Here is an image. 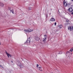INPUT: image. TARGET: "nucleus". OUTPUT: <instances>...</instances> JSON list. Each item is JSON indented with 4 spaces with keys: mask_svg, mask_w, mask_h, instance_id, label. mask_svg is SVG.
Instances as JSON below:
<instances>
[{
    "mask_svg": "<svg viewBox=\"0 0 73 73\" xmlns=\"http://www.w3.org/2000/svg\"><path fill=\"white\" fill-rule=\"evenodd\" d=\"M70 51H69L68 52H67V53H69V54H70Z\"/></svg>",
    "mask_w": 73,
    "mask_h": 73,
    "instance_id": "15",
    "label": "nucleus"
},
{
    "mask_svg": "<svg viewBox=\"0 0 73 73\" xmlns=\"http://www.w3.org/2000/svg\"><path fill=\"white\" fill-rule=\"evenodd\" d=\"M9 57H11V58L12 57V55L10 54L9 55Z\"/></svg>",
    "mask_w": 73,
    "mask_h": 73,
    "instance_id": "18",
    "label": "nucleus"
},
{
    "mask_svg": "<svg viewBox=\"0 0 73 73\" xmlns=\"http://www.w3.org/2000/svg\"><path fill=\"white\" fill-rule=\"evenodd\" d=\"M0 67H2V65H0Z\"/></svg>",
    "mask_w": 73,
    "mask_h": 73,
    "instance_id": "29",
    "label": "nucleus"
},
{
    "mask_svg": "<svg viewBox=\"0 0 73 73\" xmlns=\"http://www.w3.org/2000/svg\"><path fill=\"white\" fill-rule=\"evenodd\" d=\"M68 53V52H67L66 54H69V53Z\"/></svg>",
    "mask_w": 73,
    "mask_h": 73,
    "instance_id": "28",
    "label": "nucleus"
},
{
    "mask_svg": "<svg viewBox=\"0 0 73 73\" xmlns=\"http://www.w3.org/2000/svg\"><path fill=\"white\" fill-rule=\"evenodd\" d=\"M50 21H55V19L53 18H52L50 19Z\"/></svg>",
    "mask_w": 73,
    "mask_h": 73,
    "instance_id": "7",
    "label": "nucleus"
},
{
    "mask_svg": "<svg viewBox=\"0 0 73 73\" xmlns=\"http://www.w3.org/2000/svg\"><path fill=\"white\" fill-rule=\"evenodd\" d=\"M44 36H45L44 38H43L42 41L44 43H45V42H46V38H47V36L46 35H44Z\"/></svg>",
    "mask_w": 73,
    "mask_h": 73,
    "instance_id": "1",
    "label": "nucleus"
},
{
    "mask_svg": "<svg viewBox=\"0 0 73 73\" xmlns=\"http://www.w3.org/2000/svg\"><path fill=\"white\" fill-rule=\"evenodd\" d=\"M72 1H73V0H72Z\"/></svg>",
    "mask_w": 73,
    "mask_h": 73,
    "instance_id": "39",
    "label": "nucleus"
},
{
    "mask_svg": "<svg viewBox=\"0 0 73 73\" xmlns=\"http://www.w3.org/2000/svg\"><path fill=\"white\" fill-rule=\"evenodd\" d=\"M41 68H41V67H39V69H41Z\"/></svg>",
    "mask_w": 73,
    "mask_h": 73,
    "instance_id": "24",
    "label": "nucleus"
},
{
    "mask_svg": "<svg viewBox=\"0 0 73 73\" xmlns=\"http://www.w3.org/2000/svg\"><path fill=\"white\" fill-rule=\"evenodd\" d=\"M27 31L28 32H29V33L31 32V29H29L27 30Z\"/></svg>",
    "mask_w": 73,
    "mask_h": 73,
    "instance_id": "11",
    "label": "nucleus"
},
{
    "mask_svg": "<svg viewBox=\"0 0 73 73\" xmlns=\"http://www.w3.org/2000/svg\"><path fill=\"white\" fill-rule=\"evenodd\" d=\"M68 11L69 12H73V9L71 7H70L68 9Z\"/></svg>",
    "mask_w": 73,
    "mask_h": 73,
    "instance_id": "4",
    "label": "nucleus"
},
{
    "mask_svg": "<svg viewBox=\"0 0 73 73\" xmlns=\"http://www.w3.org/2000/svg\"><path fill=\"white\" fill-rule=\"evenodd\" d=\"M7 56L8 57H9V54H8V55H7Z\"/></svg>",
    "mask_w": 73,
    "mask_h": 73,
    "instance_id": "25",
    "label": "nucleus"
},
{
    "mask_svg": "<svg viewBox=\"0 0 73 73\" xmlns=\"http://www.w3.org/2000/svg\"><path fill=\"white\" fill-rule=\"evenodd\" d=\"M66 21L67 22H68V21L66 20Z\"/></svg>",
    "mask_w": 73,
    "mask_h": 73,
    "instance_id": "32",
    "label": "nucleus"
},
{
    "mask_svg": "<svg viewBox=\"0 0 73 73\" xmlns=\"http://www.w3.org/2000/svg\"><path fill=\"white\" fill-rule=\"evenodd\" d=\"M11 62H12V63H13V61H11Z\"/></svg>",
    "mask_w": 73,
    "mask_h": 73,
    "instance_id": "33",
    "label": "nucleus"
},
{
    "mask_svg": "<svg viewBox=\"0 0 73 73\" xmlns=\"http://www.w3.org/2000/svg\"><path fill=\"white\" fill-rule=\"evenodd\" d=\"M68 30H70V27H68Z\"/></svg>",
    "mask_w": 73,
    "mask_h": 73,
    "instance_id": "16",
    "label": "nucleus"
},
{
    "mask_svg": "<svg viewBox=\"0 0 73 73\" xmlns=\"http://www.w3.org/2000/svg\"><path fill=\"white\" fill-rule=\"evenodd\" d=\"M5 1H6V0H5Z\"/></svg>",
    "mask_w": 73,
    "mask_h": 73,
    "instance_id": "38",
    "label": "nucleus"
},
{
    "mask_svg": "<svg viewBox=\"0 0 73 73\" xmlns=\"http://www.w3.org/2000/svg\"><path fill=\"white\" fill-rule=\"evenodd\" d=\"M67 5H68V7H70V4H68Z\"/></svg>",
    "mask_w": 73,
    "mask_h": 73,
    "instance_id": "19",
    "label": "nucleus"
},
{
    "mask_svg": "<svg viewBox=\"0 0 73 73\" xmlns=\"http://www.w3.org/2000/svg\"><path fill=\"white\" fill-rule=\"evenodd\" d=\"M30 41H31V40H30V39L28 40V39H27V41H26L27 44H28V45H30Z\"/></svg>",
    "mask_w": 73,
    "mask_h": 73,
    "instance_id": "3",
    "label": "nucleus"
},
{
    "mask_svg": "<svg viewBox=\"0 0 73 73\" xmlns=\"http://www.w3.org/2000/svg\"><path fill=\"white\" fill-rule=\"evenodd\" d=\"M63 4L64 7H66L68 5H67V3L66 2H64V3H63Z\"/></svg>",
    "mask_w": 73,
    "mask_h": 73,
    "instance_id": "5",
    "label": "nucleus"
},
{
    "mask_svg": "<svg viewBox=\"0 0 73 73\" xmlns=\"http://www.w3.org/2000/svg\"><path fill=\"white\" fill-rule=\"evenodd\" d=\"M68 57H69V56H68Z\"/></svg>",
    "mask_w": 73,
    "mask_h": 73,
    "instance_id": "37",
    "label": "nucleus"
},
{
    "mask_svg": "<svg viewBox=\"0 0 73 73\" xmlns=\"http://www.w3.org/2000/svg\"><path fill=\"white\" fill-rule=\"evenodd\" d=\"M17 64L18 66H20V68H23V66L21 65V64L20 62H19Z\"/></svg>",
    "mask_w": 73,
    "mask_h": 73,
    "instance_id": "2",
    "label": "nucleus"
},
{
    "mask_svg": "<svg viewBox=\"0 0 73 73\" xmlns=\"http://www.w3.org/2000/svg\"><path fill=\"white\" fill-rule=\"evenodd\" d=\"M39 70H40V71H41V72H42V70H40V68H39Z\"/></svg>",
    "mask_w": 73,
    "mask_h": 73,
    "instance_id": "21",
    "label": "nucleus"
},
{
    "mask_svg": "<svg viewBox=\"0 0 73 73\" xmlns=\"http://www.w3.org/2000/svg\"><path fill=\"white\" fill-rule=\"evenodd\" d=\"M50 10H52V9H50Z\"/></svg>",
    "mask_w": 73,
    "mask_h": 73,
    "instance_id": "36",
    "label": "nucleus"
},
{
    "mask_svg": "<svg viewBox=\"0 0 73 73\" xmlns=\"http://www.w3.org/2000/svg\"><path fill=\"white\" fill-rule=\"evenodd\" d=\"M70 27V31H72V30L73 29V26H71Z\"/></svg>",
    "mask_w": 73,
    "mask_h": 73,
    "instance_id": "10",
    "label": "nucleus"
},
{
    "mask_svg": "<svg viewBox=\"0 0 73 73\" xmlns=\"http://www.w3.org/2000/svg\"><path fill=\"white\" fill-rule=\"evenodd\" d=\"M5 53H6V54H7V55H8V52H7V51H5Z\"/></svg>",
    "mask_w": 73,
    "mask_h": 73,
    "instance_id": "17",
    "label": "nucleus"
},
{
    "mask_svg": "<svg viewBox=\"0 0 73 73\" xmlns=\"http://www.w3.org/2000/svg\"><path fill=\"white\" fill-rule=\"evenodd\" d=\"M72 14H73V12L72 13Z\"/></svg>",
    "mask_w": 73,
    "mask_h": 73,
    "instance_id": "35",
    "label": "nucleus"
},
{
    "mask_svg": "<svg viewBox=\"0 0 73 73\" xmlns=\"http://www.w3.org/2000/svg\"><path fill=\"white\" fill-rule=\"evenodd\" d=\"M59 54H62V52H59Z\"/></svg>",
    "mask_w": 73,
    "mask_h": 73,
    "instance_id": "23",
    "label": "nucleus"
},
{
    "mask_svg": "<svg viewBox=\"0 0 73 73\" xmlns=\"http://www.w3.org/2000/svg\"><path fill=\"white\" fill-rule=\"evenodd\" d=\"M35 39L36 41H38V40H40V38H39L37 36H36L35 38Z\"/></svg>",
    "mask_w": 73,
    "mask_h": 73,
    "instance_id": "6",
    "label": "nucleus"
},
{
    "mask_svg": "<svg viewBox=\"0 0 73 73\" xmlns=\"http://www.w3.org/2000/svg\"><path fill=\"white\" fill-rule=\"evenodd\" d=\"M33 30H32L30 29V32H33Z\"/></svg>",
    "mask_w": 73,
    "mask_h": 73,
    "instance_id": "20",
    "label": "nucleus"
},
{
    "mask_svg": "<svg viewBox=\"0 0 73 73\" xmlns=\"http://www.w3.org/2000/svg\"><path fill=\"white\" fill-rule=\"evenodd\" d=\"M72 53H71L70 54H71V55H72Z\"/></svg>",
    "mask_w": 73,
    "mask_h": 73,
    "instance_id": "31",
    "label": "nucleus"
},
{
    "mask_svg": "<svg viewBox=\"0 0 73 73\" xmlns=\"http://www.w3.org/2000/svg\"><path fill=\"white\" fill-rule=\"evenodd\" d=\"M59 27L60 28H62V25H60L59 26Z\"/></svg>",
    "mask_w": 73,
    "mask_h": 73,
    "instance_id": "13",
    "label": "nucleus"
},
{
    "mask_svg": "<svg viewBox=\"0 0 73 73\" xmlns=\"http://www.w3.org/2000/svg\"><path fill=\"white\" fill-rule=\"evenodd\" d=\"M26 43H27V42H25V44H26Z\"/></svg>",
    "mask_w": 73,
    "mask_h": 73,
    "instance_id": "30",
    "label": "nucleus"
},
{
    "mask_svg": "<svg viewBox=\"0 0 73 73\" xmlns=\"http://www.w3.org/2000/svg\"><path fill=\"white\" fill-rule=\"evenodd\" d=\"M12 13H13V14L14 13H13V12H12Z\"/></svg>",
    "mask_w": 73,
    "mask_h": 73,
    "instance_id": "34",
    "label": "nucleus"
},
{
    "mask_svg": "<svg viewBox=\"0 0 73 73\" xmlns=\"http://www.w3.org/2000/svg\"><path fill=\"white\" fill-rule=\"evenodd\" d=\"M24 31L25 32V33H28V30L27 29H25L24 30Z\"/></svg>",
    "mask_w": 73,
    "mask_h": 73,
    "instance_id": "9",
    "label": "nucleus"
},
{
    "mask_svg": "<svg viewBox=\"0 0 73 73\" xmlns=\"http://www.w3.org/2000/svg\"><path fill=\"white\" fill-rule=\"evenodd\" d=\"M11 12H13V10H11Z\"/></svg>",
    "mask_w": 73,
    "mask_h": 73,
    "instance_id": "26",
    "label": "nucleus"
},
{
    "mask_svg": "<svg viewBox=\"0 0 73 73\" xmlns=\"http://www.w3.org/2000/svg\"><path fill=\"white\" fill-rule=\"evenodd\" d=\"M31 9H32V7H29L28 9V10L29 11H30V10H31Z\"/></svg>",
    "mask_w": 73,
    "mask_h": 73,
    "instance_id": "12",
    "label": "nucleus"
},
{
    "mask_svg": "<svg viewBox=\"0 0 73 73\" xmlns=\"http://www.w3.org/2000/svg\"><path fill=\"white\" fill-rule=\"evenodd\" d=\"M73 48H71L70 49V52H73Z\"/></svg>",
    "mask_w": 73,
    "mask_h": 73,
    "instance_id": "14",
    "label": "nucleus"
},
{
    "mask_svg": "<svg viewBox=\"0 0 73 73\" xmlns=\"http://www.w3.org/2000/svg\"><path fill=\"white\" fill-rule=\"evenodd\" d=\"M54 25H56V23H54Z\"/></svg>",
    "mask_w": 73,
    "mask_h": 73,
    "instance_id": "27",
    "label": "nucleus"
},
{
    "mask_svg": "<svg viewBox=\"0 0 73 73\" xmlns=\"http://www.w3.org/2000/svg\"><path fill=\"white\" fill-rule=\"evenodd\" d=\"M39 66V65H38V64H37V65H36L37 68H38V66Z\"/></svg>",
    "mask_w": 73,
    "mask_h": 73,
    "instance_id": "22",
    "label": "nucleus"
},
{
    "mask_svg": "<svg viewBox=\"0 0 73 73\" xmlns=\"http://www.w3.org/2000/svg\"><path fill=\"white\" fill-rule=\"evenodd\" d=\"M0 5H1V7H3V6H4V4L3 3H0Z\"/></svg>",
    "mask_w": 73,
    "mask_h": 73,
    "instance_id": "8",
    "label": "nucleus"
}]
</instances>
